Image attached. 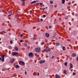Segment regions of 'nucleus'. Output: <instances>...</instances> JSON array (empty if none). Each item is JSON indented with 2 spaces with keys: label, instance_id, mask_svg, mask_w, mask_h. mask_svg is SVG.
Returning <instances> with one entry per match:
<instances>
[{
  "label": "nucleus",
  "instance_id": "obj_58",
  "mask_svg": "<svg viewBox=\"0 0 78 78\" xmlns=\"http://www.w3.org/2000/svg\"><path fill=\"white\" fill-rule=\"evenodd\" d=\"M46 9H47V8H48V7H46Z\"/></svg>",
  "mask_w": 78,
  "mask_h": 78
},
{
  "label": "nucleus",
  "instance_id": "obj_21",
  "mask_svg": "<svg viewBox=\"0 0 78 78\" xmlns=\"http://www.w3.org/2000/svg\"><path fill=\"white\" fill-rule=\"evenodd\" d=\"M59 45V43H56V45H57V46H58Z\"/></svg>",
  "mask_w": 78,
  "mask_h": 78
},
{
  "label": "nucleus",
  "instance_id": "obj_49",
  "mask_svg": "<svg viewBox=\"0 0 78 78\" xmlns=\"http://www.w3.org/2000/svg\"><path fill=\"white\" fill-rule=\"evenodd\" d=\"M57 6L56 5L54 6V7H55V8H56Z\"/></svg>",
  "mask_w": 78,
  "mask_h": 78
},
{
  "label": "nucleus",
  "instance_id": "obj_42",
  "mask_svg": "<svg viewBox=\"0 0 78 78\" xmlns=\"http://www.w3.org/2000/svg\"><path fill=\"white\" fill-rule=\"evenodd\" d=\"M42 9L43 11H44L45 10V8H43Z\"/></svg>",
  "mask_w": 78,
  "mask_h": 78
},
{
  "label": "nucleus",
  "instance_id": "obj_61",
  "mask_svg": "<svg viewBox=\"0 0 78 78\" xmlns=\"http://www.w3.org/2000/svg\"><path fill=\"white\" fill-rule=\"evenodd\" d=\"M2 11H3V12H4V10H2Z\"/></svg>",
  "mask_w": 78,
  "mask_h": 78
},
{
  "label": "nucleus",
  "instance_id": "obj_16",
  "mask_svg": "<svg viewBox=\"0 0 78 78\" xmlns=\"http://www.w3.org/2000/svg\"><path fill=\"white\" fill-rule=\"evenodd\" d=\"M45 44V42H43L41 43V45H44Z\"/></svg>",
  "mask_w": 78,
  "mask_h": 78
},
{
  "label": "nucleus",
  "instance_id": "obj_32",
  "mask_svg": "<svg viewBox=\"0 0 78 78\" xmlns=\"http://www.w3.org/2000/svg\"><path fill=\"white\" fill-rule=\"evenodd\" d=\"M46 17V15H43V17Z\"/></svg>",
  "mask_w": 78,
  "mask_h": 78
},
{
  "label": "nucleus",
  "instance_id": "obj_11",
  "mask_svg": "<svg viewBox=\"0 0 78 78\" xmlns=\"http://www.w3.org/2000/svg\"><path fill=\"white\" fill-rule=\"evenodd\" d=\"M72 56H73V57H75V56H76V54L75 53H73L72 55Z\"/></svg>",
  "mask_w": 78,
  "mask_h": 78
},
{
  "label": "nucleus",
  "instance_id": "obj_30",
  "mask_svg": "<svg viewBox=\"0 0 78 78\" xmlns=\"http://www.w3.org/2000/svg\"><path fill=\"white\" fill-rule=\"evenodd\" d=\"M54 56H52L51 58V59H54Z\"/></svg>",
  "mask_w": 78,
  "mask_h": 78
},
{
  "label": "nucleus",
  "instance_id": "obj_19",
  "mask_svg": "<svg viewBox=\"0 0 78 78\" xmlns=\"http://www.w3.org/2000/svg\"><path fill=\"white\" fill-rule=\"evenodd\" d=\"M6 69L5 68H3L2 69V71H6Z\"/></svg>",
  "mask_w": 78,
  "mask_h": 78
},
{
  "label": "nucleus",
  "instance_id": "obj_26",
  "mask_svg": "<svg viewBox=\"0 0 78 78\" xmlns=\"http://www.w3.org/2000/svg\"><path fill=\"white\" fill-rule=\"evenodd\" d=\"M9 49H11V46H9Z\"/></svg>",
  "mask_w": 78,
  "mask_h": 78
},
{
  "label": "nucleus",
  "instance_id": "obj_48",
  "mask_svg": "<svg viewBox=\"0 0 78 78\" xmlns=\"http://www.w3.org/2000/svg\"><path fill=\"white\" fill-rule=\"evenodd\" d=\"M21 2H24V0H21Z\"/></svg>",
  "mask_w": 78,
  "mask_h": 78
},
{
  "label": "nucleus",
  "instance_id": "obj_18",
  "mask_svg": "<svg viewBox=\"0 0 78 78\" xmlns=\"http://www.w3.org/2000/svg\"><path fill=\"white\" fill-rule=\"evenodd\" d=\"M55 78H60V76L57 75L56 76H55Z\"/></svg>",
  "mask_w": 78,
  "mask_h": 78
},
{
  "label": "nucleus",
  "instance_id": "obj_60",
  "mask_svg": "<svg viewBox=\"0 0 78 78\" xmlns=\"http://www.w3.org/2000/svg\"><path fill=\"white\" fill-rule=\"evenodd\" d=\"M15 16L16 17H17V16L15 15Z\"/></svg>",
  "mask_w": 78,
  "mask_h": 78
},
{
  "label": "nucleus",
  "instance_id": "obj_28",
  "mask_svg": "<svg viewBox=\"0 0 78 78\" xmlns=\"http://www.w3.org/2000/svg\"><path fill=\"white\" fill-rule=\"evenodd\" d=\"M20 42H23V41L22 40H20Z\"/></svg>",
  "mask_w": 78,
  "mask_h": 78
},
{
  "label": "nucleus",
  "instance_id": "obj_53",
  "mask_svg": "<svg viewBox=\"0 0 78 78\" xmlns=\"http://www.w3.org/2000/svg\"><path fill=\"white\" fill-rule=\"evenodd\" d=\"M23 4H25V2H23Z\"/></svg>",
  "mask_w": 78,
  "mask_h": 78
},
{
  "label": "nucleus",
  "instance_id": "obj_31",
  "mask_svg": "<svg viewBox=\"0 0 78 78\" xmlns=\"http://www.w3.org/2000/svg\"><path fill=\"white\" fill-rule=\"evenodd\" d=\"M63 73H66V71L64 70L63 71Z\"/></svg>",
  "mask_w": 78,
  "mask_h": 78
},
{
  "label": "nucleus",
  "instance_id": "obj_38",
  "mask_svg": "<svg viewBox=\"0 0 78 78\" xmlns=\"http://www.w3.org/2000/svg\"><path fill=\"white\" fill-rule=\"evenodd\" d=\"M21 37H23V35H22V34H21L20 35Z\"/></svg>",
  "mask_w": 78,
  "mask_h": 78
},
{
  "label": "nucleus",
  "instance_id": "obj_25",
  "mask_svg": "<svg viewBox=\"0 0 78 78\" xmlns=\"http://www.w3.org/2000/svg\"><path fill=\"white\" fill-rule=\"evenodd\" d=\"M53 1H51V2H50V3H51V4H53Z\"/></svg>",
  "mask_w": 78,
  "mask_h": 78
},
{
  "label": "nucleus",
  "instance_id": "obj_47",
  "mask_svg": "<svg viewBox=\"0 0 78 78\" xmlns=\"http://www.w3.org/2000/svg\"><path fill=\"white\" fill-rule=\"evenodd\" d=\"M53 38H55V35H53Z\"/></svg>",
  "mask_w": 78,
  "mask_h": 78
},
{
  "label": "nucleus",
  "instance_id": "obj_27",
  "mask_svg": "<svg viewBox=\"0 0 78 78\" xmlns=\"http://www.w3.org/2000/svg\"><path fill=\"white\" fill-rule=\"evenodd\" d=\"M10 44H12V40L10 41Z\"/></svg>",
  "mask_w": 78,
  "mask_h": 78
},
{
  "label": "nucleus",
  "instance_id": "obj_3",
  "mask_svg": "<svg viewBox=\"0 0 78 78\" xmlns=\"http://www.w3.org/2000/svg\"><path fill=\"white\" fill-rule=\"evenodd\" d=\"M12 55L13 56H16L17 55V56H19V54L16 52H13L12 53Z\"/></svg>",
  "mask_w": 78,
  "mask_h": 78
},
{
  "label": "nucleus",
  "instance_id": "obj_55",
  "mask_svg": "<svg viewBox=\"0 0 78 78\" xmlns=\"http://www.w3.org/2000/svg\"><path fill=\"white\" fill-rule=\"evenodd\" d=\"M10 12H11V14H12V12H11V11H10Z\"/></svg>",
  "mask_w": 78,
  "mask_h": 78
},
{
  "label": "nucleus",
  "instance_id": "obj_54",
  "mask_svg": "<svg viewBox=\"0 0 78 78\" xmlns=\"http://www.w3.org/2000/svg\"><path fill=\"white\" fill-rule=\"evenodd\" d=\"M14 76H12V77H14Z\"/></svg>",
  "mask_w": 78,
  "mask_h": 78
},
{
  "label": "nucleus",
  "instance_id": "obj_12",
  "mask_svg": "<svg viewBox=\"0 0 78 78\" xmlns=\"http://www.w3.org/2000/svg\"><path fill=\"white\" fill-rule=\"evenodd\" d=\"M15 67L16 69H19V66L18 65H17L15 66Z\"/></svg>",
  "mask_w": 78,
  "mask_h": 78
},
{
  "label": "nucleus",
  "instance_id": "obj_46",
  "mask_svg": "<svg viewBox=\"0 0 78 78\" xmlns=\"http://www.w3.org/2000/svg\"><path fill=\"white\" fill-rule=\"evenodd\" d=\"M27 72L25 71V75H27Z\"/></svg>",
  "mask_w": 78,
  "mask_h": 78
},
{
  "label": "nucleus",
  "instance_id": "obj_14",
  "mask_svg": "<svg viewBox=\"0 0 78 78\" xmlns=\"http://www.w3.org/2000/svg\"><path fill=\"white\" fill-rule=\"evenodd\" d=\"M65 2H66V1H65V0H62V4H64V3H65Z\"/></svg>",
  "mask_w": 78,
  "mask_h": 78
},
{
  "label": "nucleus",
  "instance_id": "obj_44",
  "mask_svg": "<svg viewBox=\"0 0 78 78\" xmlns=\"http://www.w3.org/2000/svg\"><path fill=\"white\" fill-rule=\"evenodd\" d=\"M54 36H56V34H54Z\"/></svg>",
  "mask_w": 78,
  "mask_h": 78
},
{
  "label": "nucleus",
  "instance_id": "obj_50",
  "mask_svg": "<svg viewBox=\"0 0 78 78\" xmlns=\"http://www.w3.org/2000/svg\"><path fill=\"white\" fill-rule=\"evenodd\" d=\"M39 55H38L36 56L37 57H39Z\"/></svg>",
  "mask_w": 78,
  "mask_h": 78
},
{
  "label": "nucleus",
  "instance_id": "obj_24",
  "mask_svg": "<svg viewBox=\"0 0 78 78\" xmlns=\"http://www.w3.org/2000/svg\"><path fill=\"white\" fill-rule=\"evenodd\" d=\"M64 65H65V66H67V62H66L64 64Z\"/></svg>",
  "mask_w": 78,
  "mask_h": 78
},
{
  "label": "nucleus",
  "instance_id": "obj_39",
  "mask_svg": "<svg viewBox=\"0 0 78 78\" xmlns=\"http://www.w3.org/2000/svg\"><path fill=\"white\" fill-rule=\"evenodd\" d=\"M3 32L4 33H6V32H5V31H3Z\"/></svg>",
  "mask_w": 78,
  "mask_h": 78
},
{
  "label": "nucleus",
  "instance_id": "obj_43",
  "mask_svg": "<svg viewBox=\"0 0 78 78\" xmlns=\"http://www.w3.org/2000/svg\"><path fill=\"white\" fill-rule=\"evenodd\" d=\"M42 3H40V5H42Z\"/></svg>",
  "mask_w": 78,
  "mask_h": 78
},
{
  "label": "nucleus",
  "instance_id": "obj_59",
  "mask_svg": "<svg viewBox=\"0 0 78 78\" xmlns=\"http://www.w3.org/2000/svg\"><path fill=\"white\" fill-rule=\"evenodd\" d=\"M42 6H44V5H43Z\"/></svg>",
  "mask_w": 78,
  "mask_h": 78
},
{
  "label": "nucleus",
  "instance_id": "obj_35",
  "mask_svg": "<svg viewBox=\"0 0 78 78\" xmlns=\"http://www.w3.org/2000/svg\"><path fill=\"white\" fill-rule=\"evenodd\" d=\"M11 15H12V14L10 15H9L8 16V17H10V16H11Z\"/></svg>",
  "mask_w": 78,
  "mask_h": 78
},
{
  "label": "nucleus",
  "instance_id": "obj_8",
  "mask_svg": "<svg viewBox=\"0 0 78 78\" xmlns=\"http://www.w3.org/2000/svg\"><path fill=\"white\" fill-rule=\"evenodd\" d=\"M70 68H69V69L70 70L71 69H72V68H73V65L72 64H70Z\"/></svg>",
  "mask_w": 78,
  "mask_h": 78
},
{
  "label": "nucleus",
  "instance_id": "obj_15",
  "mask_svg": "<svg viewBox=\"0 0 78 78\" xmlns=\"http://www.w3.org/2000/svg\"><path fill=\"white\" fill-rule=\"evenodd\" d=\"M36 3V1H33L32 2H31V4H33V3Z\"/></svg>",
  "mask_w": 78,
  "mask_h": 78
},
{
  "label": "nucleus",
  "instance_id": "obj_2",
  "mask_svg": "<svg viewBox=\"0 0 78 78\" xmlns=\"http://www.w3.org/2000/svg\"><path fill=\"white\" fill-rule=\"evenodd\" d=\"M35 50L37 52H40L41 51V48H36L35 49Z\"/></svg>",
  "mask_w": 78,
  "mask_h": 78
},
{
  "label": "nucleus",
  "instance_id": "obj_33",
  "mask_svg": "<svg viewBox=\"0 0 78 78\" xmlns=\"http://www.w3.org/2000/svg\"><path fill=\"white\" fill-rule=\"evenodd\" d=\"M55 39L56 40H58V38L57 37H55Z\"/></svg>",
  "mask_w": 78,
  "mask_h": 78
},
{
  "label": "nucleus",
  "instance_id": "obj_45",
  "mask_svg": "<svg viewBox=\"0 0 78 78\" xmlns=\"http://www.w3.org/2000/svg\"><path fill=\"white\" fill-rule=\"evenodd\" d=\"M49 28H50V29H51V26H49Z\"/></svg>",
  "mask_w": 78,
  "mask_h": 78
},
{
  "label": "nucleus",
  "instance_id": "obj_6",
  "mask_svg": "<svg viewBox=\"0 0 78 78\" xmlns=\"http://www.w3.org/2000/svg\"><path fill=\"white\" fill-rule=\"evenodd\" d=\"M45 62V60H40V61L39 62V63L41 64H42L43 63H44Z\"/></svg>",
  "mask_w": 78,
  "mask_h": 78
},
{
  "label": "nucleus",
  "instance_id": "obj_1",
  "mask_svg": "<svg viewBox=\"0 0 78 78\" xmlns=\"http://www.w3.org/2000/svg\"><path fill=\"white\" fill-rule=\"evenodd\" d=\"M19 64L21 66H25V62L22 61H19Z\"/></svg>",
  "mask_w": 78,
  "mask_h": 78
},
{
  "label": "nucleus",
  "instance_id": "obj_56",
  "mask_svg": "<svg viewBox=\"0 0 78 78\" xmlns=\"http://www.w3.org/2000/svg\"><path fill=\"white\" fill-rule=\"evenodd\" d=\"M47 45H49L48 43H47Z\"/></svg>",
  "mask_w": 78,
  "mask_h": 78
},
{
  "label": "nucleus",
  "instance_id": "obj_17",
  "mask_svg": "<svg viewBox=\"0 0 78 78\" xmlns=\"http://www.w3.org/2000/svg\"><path fill=\"white\" fill-rule=\"evenodd\" d=\"M27 45H28V44H27L25 43L24 44V47H27Z\"/></svg>",
  "mask_w": 78,
  "mask_h": 78
},
{
  "label": "nucleus",
  "instance_id": "obj_20",
  "mask_svg": "<svg viewBox=\"0 0 78 78\" xmlns=\"http://www.w3.org/2000/svg\"><path fill=\"white\" fill-rule=\"evenodd\" d=\"M2 59H4L5 58V55H2Z\"/></svg>",
  "mask_w": 78,
  "mask_h": 78
},
{
  "label": "nucleus",
  "instance_id": "obj_7",
  "mask_svg": "<svg viewBox=\"0 0 78 78\" xmlns=\"http://www.w3.org/2000/svg\"><path fill=\"white\" fill-rule=\"evenodd\" d=\"M14 58L10 60V62H11V63H12H12L14 62Z\"/></svg>",
  "mask_w": 78,
  "mask_h": 78
},
{
  "label": "nucleus",
  "instance_id": "obj_22",
  "mask_svg": "<svg viewBox=\"0 0 78 78\" xmlns=\"http://www.w3.org/2000/svg\"><path fill=\"white\" fill-rule=\"evenodd\" d=\"M62 48H63V51H65L66 50L65 49V47H62Z\"/></svg>",
  "mask_w": 78,
  "mask_h": 78
},
{
  "label": "nucleus",
  "instance_id": "obj_37",
  "mask_svg": "<svg viewBox=\"0 0 78 78\" xmlns=\"http://www.w3.org/2000/svg\"><path fill=\"white\" fill-rule=\"evenodd\" d=\"M30 13H32V10H30Z\"/></svg>",
  "mask_w": 78,
  "mask_h": 78
},
{
  "label": "nucleus",
  "instance_id": "obj_62",
  "mask_svg": "<svg viewBox=\"0 0 78 78\" xmlns=\"http://www.w3.org/2000/svg\"><path fill=\"white\" fill-rule=\"evenodd\" d=\"M49 76H50V77H51V75H49Z\"/></svg>",
  "mask_w": 78,
  "mask_h": 78
},
{
  "label": "nucleus",
  "instance_id": "obj_29",
  "mask_svg": "<svg viewBox=\"0 0 78 78\" xmlns=\"http://www.w3.org/2000/svg\"><path fill=\"white\" fill-rule=\"evenodd\" d=\"M76 74L75 73H73V75H75Z\"/></svg>",
  "mask_w": 78,
  "mask_h": 78
},
{
  "label": "nucleus",
  "instance_id": "obj_36",
  "mask_svg": "<svg viewBox=\"0 0 78 78\" xmlns=\"http://www.w3.org/2000/svg\"><path fill=\"white\" fill-rule=\"evenodd\" d=\"M69 59H70V60H72V58L70 57V58H69Z\"/></svg>",
  "mask_w": 78,
  "mask_h": 78
},
{
  "label": "nucleus",
  "instance_id": "obj_52",
  "mask_svg": "<svg viewBox=\"0 0 78 78\" xmlns=\"http://www.w3.org/2000/svg\"><path fill=\"white\" fill-rule=\"evenodd\" d=\"M41 21H43V19H41Z\"/></svg>",
  "mask_w": 78,
  "mask_h": 78
},
{
  "label": "nucleus",
  "instance_id": "obj_10",
  "mask_svg": "<svg viewBox=\"0 0 78 78\" xmlns=\"http://www.w3.org/2000/svg\"><path fill=\"white\" fill-rule=\"evenodd\" d=\"M45 35L46 37H49V34L47 33H46Z\"/></svg>",
  "mask_w": 78,
  "mask_h": 78
},
{
  "label": "nucleus",
  "instance_id": "obj_9",
  "mask_svg": "<svg viewBox=\"0 0 78 78\" xmlns=\"http://www.w3.org/2000/svg\"><path fill=\"white\" fill-rule=\"evenodd\" d=\"M0 60H2V62H4V60H5V58H0Z\"/></svg>",
  "mask_w": 78,
  "mask_h": 78
},
{
  "label": "nucleus",
  "instance_id": "obj_5",
  "mask_svg": "<svg viewBox=\"0 0 78 78\" xmlns=\"http://www.w3.org/2000/svg\"><path fill=\"white\" fill-rule=\"evenodd\" d=\"M28 55L30 57H33V56H34V54H33L32 52H30L29 54Z\"/></svg>",
  "mask_w": 78,
  "mask_h": 78
},
{
  "label": "nucleus",
  "instance_id": "obj_13",
  "mask_svg": "<svg viewBox=\"0 0 78 78\" xmlns=\"http://www.w3.org/2000/svg\"><path fill=\"white\" fill-rule=\"evenodd\" d=\"M15 50H16V51H18V50H19V48H17V47H15Z\"/></svg>",
  "mask_w": 78,
  "mask_h": 78
},
{
  "label": "nucleus",
  "instance_id": "obj_23",
  "mask_svg": "<svg viewBox=\"0 0 78 78\" xmlns=\"http://www.w3.org/2000/svg\"><path fill=\"white\" fill-rule=\"evenodd\" d=\"M36 37H34L33 38V40H36Z\"/></svg>",
  "mask_w": 78,
  "mask_h": 78
},
{
  "label": "nucleus",
  "instance_id": "obj_57",
  "mask_svg": "<svg viewBox=\"0 0 78 78\" xmlns=\"http://www.w3.org/2000/svg\"><path fill=\"white\" fill-rule=\"evenodd\" d=\"M7 23H9V22L8 21V22H7Z\"/></svg>",
  "mask_w": 78,
  "mask_h": 78
},
{
  "label": "nucleus",
  "instance_id": "obj_34",
  "mask_svg": "<svg viewBox=\"0 0 78 78\" xmlns=\"http://www.w3.org/2000/svg\"><path fill=\"white\" fill-rule=\"evenodd\" d=\"M68 5H71V2H69V3H68Z\"/></svg>",
  "mask_w": 78,
  "mask_h": 78
},
{
  "label": "nucleus",
  "instance_id": "obj_41",
  "mask_svg": "<svg viewBox=\"0 0 78 78\" xmlns=\"http://www.w3.org/2000/svg\"><path fill=\"white\" fill-rule=\"evenodd\" d=\"M39 73H38L37 76H39Z\"/></svg>",
  "mask_w": 78,
  "mask_h": 78
},
{
  "label": "nucleus",
  "instance_id": "obj_64",
  "mask_svg": "<svg viewBox=\"0 0 78 78\" xmlns=\"http://www.w3.org/2000/svg\"><path fill=\"white\" fill-rule=\"evenodd\" d=\"M64 10L63 9H62V10Z\"/></svg>",
  "mask_w": 78,
  "mask_h": 78
},
{
  "label": "nucleus",
  "instance_id": "obj_63",
  "mask_svg": "<svg viewBox=\"0 0 78 78\" xmlns=\"http://www.w3.org/2000/svg\"><path fill=\"white\" fill-rule=\"evenodd\" d=\"M1 40V38H0V41Z\"/></svg>",
  "mask_w": 78,
  "mask_h": 78
},
{
  "label": "nucleus",
  "instance_id": "obj_4",
  "mask_svg": "<svg viewBox=\"0 0 78 78\" xmlns=\"http://www.w3.org/2000/svg\"><path fill=\"white\" fill-rule=\"evenodd\" d=\"M45 52H48V51H51V48H49L48 49H45L44 50Z\"/></svg>",
  "mask_w": 78,
  "mask_h": 78
},
{
  "label": "nucleus",
  "instance_id": "obj_40",
  "mask_svg": "<svg viewBox=\"0 0 78 78\" xmlns=\"http://www.w3.org/2000/svg\"><path fill=\"white\" fill-rule=\"evenodd\" d=\"M76 60L77 61H78V56L76 58Z\"/></svg>",
  "mask_w": 78,
  "mask_h": 78
},
{
  "label": "nucleus",
  "instance_id": "obj_51",
  "mask_svg": "<svg viewBox=\"0 0 78 78\" xmlns=\"http://www.w3.org/2000/svg\"><path fill=\"white\" fill-rule=\"evenodd\" d=\"M18 12V13H19V14H20V12Z\"/></svg>",
  "mask_w": 78,
  "mask_h": 78
}]
</instances>
